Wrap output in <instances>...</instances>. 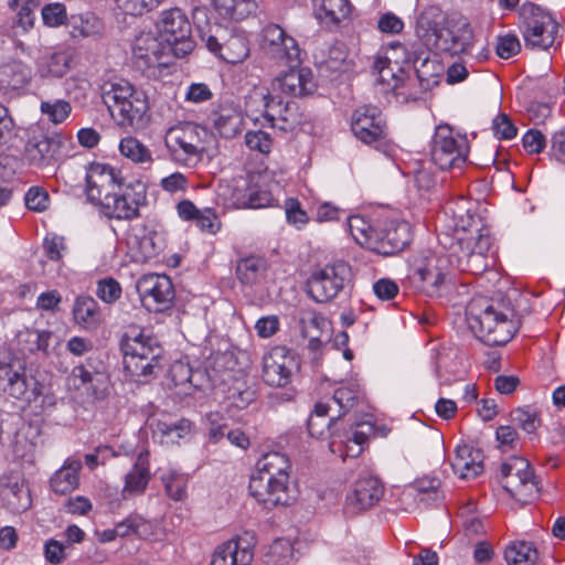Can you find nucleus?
I'll return each instance as SVG.
<instances>
[{
    "instance_id": "f257e3e1",
    "label": "nucleus",
    "mask_w": 565,
    "mask_h": 565,
    "mask_svg": "<svg viewBox=\"0 0 565 565\" xmlns=\"http://www.w3.org/2000/svg\"><path fill=\"white\" fill-rule=\"evenodd\" d=\"M290 472L291 462L287 455L280 451L262 455L249 477V495L265 509L290 505L296 500Z\"/></svg>"
},
{
    "instance_id": "f03ea898",
    "label": "nucleus",
    "mask_w": 565,
    "mask_h": 565,
    "mask_svg": "<svg viewBox=\"0 0 565 565\" xmlns=\"http://www.w3.org/2000/svg\"><path fill=\"white\" fill-rule=\"evenodd\" d=\"M417 35L422 43L435 53L462 55L466 63L486 62L490 57L489 47L476 39L470 23L465 18L449 20L445 25L425 29L418 25Z\"/></svg>"
},
{
    "instance_id": "7ed1b4c3",
    "label": "nucleus",
    "mask_w": 565,
    "mask_h": 565,
    "mask_svg": "<svg viewBox=\"0 0 565 565\" xmlns=\"http://www.w3.org/2000/svg\"><path fill=\"white\" fill-rule=\"evenodd\" d=\"M348 228L359 245L383 256L403 250L412 238L406 221L383 215L376 218L352 215L348 218Z\"/></svg>"
},
{
    "instance_id": "20e7f679",
    "label": "nucleus",
    "mask_w": 565,
    "mask_h": 565,
    "mask_svg": "<svg viewBox=\"0 0 565 565\" xmlns=\"http://www.w3.org/2000/svg\"><path fill=\"white\" fill-rule=\"evenodd\" d=\"M102 98L118 126L132 129L147 126L150 118L148 95L128 79L114 77L105 81Z\"/></svg>"
},
{
    "instance_id": "39448f33",
    "label": "nucleus",
    "mask_w": 565,
    "mask_h": 565,
    "mask_svg": "<svg viewBox=\"0 0 565 565\" xmlns=\"http://www.w3.org/2000/svg\"><path fill=\"white\" fill-rule=\"evenodd\" d=\"M330 403L319 401L308 418V431L317 439L332 437L330 449L332 452L340 451L341 456L354 458L364 449L369 436L373 433V425L362 422L352 426L349 431L340 434L338 430L340 418L332 414Z\"/></svg>"
},
{
    "instance_id": "423d86ee",
    "label": "nucleus",
    "mask_w": 565,
    "mask_h": 565,
    "mask_svg": "<svg viewBox=\"0 0 565 565\" xmlns=\"http://www.w3.org/2000/svg\"><path fill=\"white\" fill-rule=\"evenodd\" d=\"M0 392L28 404L40 402L42 412L54 408L57 401L51 387L28 372L22 360L6 354H0Z\"/></svg>"
},
{
    "instance_id": "0eeeda50",
    "label": "nucleus",
    "mask_w": 565,
    "mask_h": 565,
    "mask_svg": "<svg viewBox=\"0 0 565 565\" xmlns=\"http://www.w3.org/2000/svg\"><path fill=\"white\" fill-rule=\"evenodd\" d=\"M511 316L512 310L503 311L481 296L473 297L466 308L469 329L488 345H503L513 338L518 331V324Z\"/></svg>"
},
{
    "instance_id": "6e6552de",
    "label": "nucleus",
    "mask_w": 565,
    "mask_h": 565,
    "mask_svg": "<svg viewBox=\"0 0 565 565\" xmlns=\"http://www.w3.org/2000/svg\"><path fill=\"white\" fill-rule=\"evenodd\" d=\"M121 350L125 371L136 381H148L161 369L163 350L158 340L143 330L126 332Z\"/></svg>"
},
{
    "instance_id": "1a4fd4ad",
    "label": "nucleus",
    "mask_w": 565,
    "mask_h": 565,
    "mask_svg": "<svg viewBox=\"0 0 565 565\" xmlns=\"http://www.w3.org/2000/svg\"><path fill=\"white\" fill-rule=\"evenodd\" d=\"M491 248L492 238L487 228L468 233L463 227L462 235L450 244L448 254L444 256L449 266H454L460 271L479 275L493 266Z\"/></svg>"
},
{
    "instance_id": "9d476101",
    "label": "nucleus",
    "mask_w": 565,
    "mask_h": 565,
    "mask_svg": "<svg viewBox=\"0 0 565 565\" xmlns=\"http://www.w3.org/2000/svg\"><path fill=\"white\" fill-rule=\"evenodd\" d=\"M206 135L205 129L193 122L171 126L164 132V146L170 159L180 166L194 167L205 151Z\"/></svg>"
},
{
    "instance_id": "9b49d317",
    "label": "nucleus",
    "mask_w": 565,
    "mask_h": 565,
    "mask_svg": "<svg viewBox=\"0 0 565 565\" xmlns=\"http://www.w3.org/2000/svg\"><path fill=\"white\" fill-rule=\"evenodd\" d=\"M469 143L465 136L455 134L448 125H439L430 142V159L440 170L460 174L467 163Z\"/></svg>"
},
{
    "instance_id": "f8f14e48",
    "label": "nucleus",
    "mask_w": 565,
    "mask_h": 565,
    "mask_svg": "<svg viewBox=\"0 0 565 565\" xmlns=\"http://www.w3.org/2000/svg\"><path fill=\"white\" fill-rule=\"evenodd\" d=\"M415 276L419 289L430 298L444 297L454 287L448 260L435 252H426L416 260Z\"/></svg>"
},
{
    "instance_id": "ddd939ff",
    "label": "nucleus",
    "mask_w": 565,
    "mask_h": 565,
    "mask_svg": "<svg viewBox=\"0 0 565 565\" xmlns=\"http://www.w3.org/2000/svg\"><path fill=\"white\" fill-rule=\"evenodd\" d=\"M146 200L147 192L143 183H121L114 191L107 192L96 205L108 218L129 221L139 215V209Z\"/></svg>"
},
{
    "instance_id": "4468645a",
    "label": "nucleus",
    "mask_w": 565,
    "mask_h": 565,
    "mask_svg": "<svg viewBox=\"0 0 565 565\" xmlns=\"http://www.w3.org/2000/svg\"><path fill=\"white\" fill-rule=\"evenodd\" d=\"M158 35L175 57L190 54L195 43L192 39L191 23L179 8L166 10L157 22Z\"/></svg>"
},
{
    "instance_id": "2eb2a0df",
    "label": "nucleus",
    "mask_w": 565,
    "mask_h": 565,
    "mask_svg": "<svg viewBox=\"0 0 565 565\" xmlns=\"http://www.w3.org/2000/svg\"><path fill=\"white\" fill-rule=\"evenodd\" d=\"M500 473L503 489L516 501L529 503L539 495V482L526 459L509 458L502 463Z\"/></svg>"
},
{
    "instance_id": "dca6fc26",
    "label": "nucleus",
    "mask_w": 565,
    "mask_h": 565,
    "mask_svg": "<svg viewBox=\"0 0 565 565\" xmlns=\"http://www.w3.org/2000/svg\"><path fill=\"white\" fill-rule=\"evenodd\" d=\"M352 270L348 263L335 262L315 271L308 280V292L317 302H326L343 290L351 281Z\"/></svg>"
},
{
    "instance_id": "f3484780",
    "label": "nucleus",
    "mask_w": 565,
    "mask_h": 565,
    "mask_svg": "<svg viewBox=\"0 0 565 565\" xmlns=\"http://www.w3.org/2000/svg\"><path fill=\"white\" fill-rule=\"evenodd\" d=\"M419 61L424 65L428 61V56H424L423 53L416 51H409L402 43L394 42L384 50L383 55L375 58L373 67L383 84L396 88L401 81L397 73L403 72L404 65L413 64L416 67Z\"/></svg>"
},
{
    "instance_id": "a211bd4d",
    "label": "nucleus",
    "mask_w": 565,
    "mask_h": 565,
    "mask_svg": "<svg viewBox=\"0 0 565 565\" xmlns=\"http://www.w3.org/2000/svg\"><path fill=\"white\" fill-rule=\"evenodd\" d=\"M260 50L265 57L279 65L300 63V47L297 41L278 24H267L262 30Z\"/></svg>"
},
{
    "instance_id": "6ab92c4d",
    "label": "nucleus",
    "mask_w": 565,
    "mask_h": 565,
    "mask_svg": "<svg viewBox=\"0 0 565 565\" xmlns=\"http://www.w3.org/2000/svg\"><path fill=\"white\" fill-rule=\"evenodd\" d=\"M286 183L282 170H264L252 175L247 183L246 209H265L278 206V195Z\"/></svg>"
},
{
    "instance_id": "aec40b11",
    "label": "nucleus",
    "mask_w": 565,
    "mask_h": 565,
    "mask_svg": "<svg viewBox=\"0 0 565 565\" xmlns=\"http://www.w3.org/2000/svg\"><path fill=\"white\" fill-rule=\"evenodd\" d=\"M558 23L548 11L530 4V15L525 18L523 38L527 47L547 50L554 42Z\"/></svg>"
},
{
    "instance_id": "412c9836",
    "label": "nucleus",
    "mask_w": 565,
    "mask_h": 565,
    "mask_svg": "<svg viewBox=\"0 0 565 565\" xmlns=\"http://www.w3.org/2000/svg\"><path fill=\"white\" fill-rule=\"evenodd\" d=\"M298 367L296 355L286 347L277 345L263 356L262 377L269 386L282 387L290 383Z\"/></svg>"
},
{
    "instance_id": "4be33fe9",
    "label": "nucleus",
    "mask_w": 565,
    "mask_h": 565,
    "mask_svg": "<svg viewBox=\"0 0 565 565\" xmlns=\"http://www.w3.org/2000/svg\"><path fill=\"white\" fill-rule=\"evenodd\" d=\"M225 33V30L217 26L215 34H202L201 39L207 50L223 61L231 64L243 62L249 55L246 35L241 31H234L226 38Z\"/></svg>"
},
{
    "instance_id": "5701e85b",
    "label": "nucleus",
    "mask_w": 565,
    "mask_h": 565,
    "mask_svg": "<svg viewBox=\"0 0 565 565\" xmlns=\"http://www.w3.org/2000/svg\"><path fill=\"white\" fill-rule=\"evenodd\" d=\"M137 290L143 307L153 312L169 308L174 298L172 281L167 275H143L137 281Z\"/></svg>"
},
{
    "instance_id": "b1692460",
    "label": "nucleus",
    "mask_w": 565,
    "mask_h": 565,
    "mask_svg": "<svg viewBox=\"0 0 565 565\" xmlns=\"http://www.w3.org/2000/svg\"><path fill=\"white\" fill-rule=\"evenodd\" d=\"M67 386L95 399H102L107 392L108 376L102 365H95L89 358L72 369L67 376Z\"/></svg>"
},
{
    "instance_id": "393cba45",
    "label": "nucleus",
    "mask_w": 565,
    "mask_h": 565,
    "mask_svg": "<svg viewBox=\"0 0 565 565\" xmlns=\"http://www.w3.org/2000/svg\"><path fill=\"white\" fill-rule=\"evenodd\" d=\"M62 146L63 140L60 136L32 129L24 146V157L32 166L47 168L60 159Z\"/></svg>"
},
{
    "instance_id": "a878e982",
    "label": "nucleus",
    "mask_w": 565,
    "mask_h": 565,
    "mask_svg": "<svg viewBox=\"0 0 565 565\" xmlns=\"http://www.w3.org/2000/svg\"><path fill=\"white\" fill-rule=\"evenodd\" d=\"M351 130L365 145L380 142L387 135L386 121L382 111L370 105L360 106L353 111Z\"/></svg>"
},
{
    "instance_id": "bb28decb",
    "label": "nucleus",
    "mask_w": 565,
    "mask_h": 565,
    "mask_svg": "<svg viewBox=\"0 0 565 565\" xmlns=\"http://www.w3.org/2000/svg\"><path fill=\"white\" fill-rule=\"evenodd\" d=\"M255 546V536L244 533L218 544L211 555L210 565H252Z\"/></svg>"
},
{
    "instance_id": "cd10ccee",
    "label": "nucleus",
    "mask_w": 565,
    "mask_h": 565,
    "mask_svg": "<svg viewBox=\"0 0 565 565\" xmlns=\"http://www.w3.org/2000/svg\"><path fill=\"white\" fill-rule=\"evenodd\" d=\"M384 487L380 479L369 472L361 473L348 492L345 508L359 513L374 507L383 497Z\"/></svg>"
},
{
    "instance_id": "c85d7f7f",
    "label": "nucleus",
    "mask_w": 565,
    "mask_h": 565,
    "mask_svg": "<svg viewBox=\"0 0 565 565\" xmlns=\"http://www.w3.org/2000/svg\"><path fill=\"white\" fill-rule=\"evenodd\" d=\"M171 53L166 43L151 32L140 33L134 42L132 54L136 65L141 68H150L166 65L163 58Z\"/></svg>"
},
{
    "instance_id": "c756f323",
    "label": "nucleus",
    "mask_w": 565,
    "mask_h": 565,
    "mask_svg": "<svg viewBox=\"0 0 565 565\" xmlns=\"http://www.w3.org/2000/svg\"><path fill=\"white\" fill-rule=\"evenodd\" d=\"M87 199L96 204L107 192H111L124 183L116 171L109 164L92 163L85 174Z\"/></svg>"
},
{
    "instance_id": "7c9ffc66",
    "label": "nucleus",
    "mask_w": 565,
    "mask_h": 565,
    "mask_svg": "<svg viewBox=\"0 0 565 565\" xmlns=\"http://www.w3.org/2000/svg\"><path fill=\"white\" fill-rule=\"evenodd\" d=\"M273 89L290 96H305L316 88L313 73L309 67L290 65L288 72L273 81Z\"/></svg>"
},
{
    "instance_id": "2f4dec72",
    "label": "nucleus",
    "mask_w": 565,
    "mask_h": 565,
    "mask_svg": "<svg viewBox=\"0 0 565 565\" xmlns=\"http://www.w3.org/2000/svg\"><path fill=\"white\" fill-rule=\"evenodd\" d=\"M151 480L149 452L140 451L131 467L124 477L121 498L129 500L145 493Z\"/></svg>"
},
{
    "instance_id": "473e14b6",
    "label": "nucleus",
    "mask_w": 565,
    "mask_h": 565,
    "mask_svg": "<svg viewBox=\"0 0 565 565\" xmlns=\"http://www.w3.org/2000/svg\"><path fill=\"white\" fill-rule=\"evenodd\" d=\"M213 128L221 137L233 138L242 132L244 117L239 108L233 104L220 105L209 117Z\"/></svg>"
},
{
    "instance_id": "72a5a7b5",
    "label": "nucleus",
    "mask_w": 565,
    "mask_h": 565,
    "mask_svg": "<svg viewBox=\"0 0 565 565\" xmlns=\"http://www.w3.org/2000/svg\"><path fill=\"white\" fill-rule=\"evenodd\" d=\"M482 454L468 445L457 446L451 460V468L458 478L463 480L473 479L483 470Z\"/></svg>"
},
{
    "instance_id": "f704fd0d",
    "label": "nucleus",
    "mask_w": 565,
    "mask_h": 565,
    "mask_svg": "<svg viewBox=\"0 0 565 565\" xmlns=\"http://www.w3.org/2000/svg\"><path fill=\"white\" fill-rule=\"evenodd\" d=\"M267 124L271 128L281 131H292L302 121V115L296 102L282 103L276 99L275 104L269 107Z\"/></svg>"
},
{
    "instance_id": "c9c22d12",
    "label": "nucleus",
    "mask_w": 565,
    "mask_h": 565,
    "mask_svg": "<svg viewBox=\"0 0 565 565\" xmlns=\"http://www.w3.org/2000/svg\"><path fill=\"white\" fill-rule=\"evenodd\" d=\"M82 460L77 457H68L62 467L50 479V487L56 494L65 495L77 489L79 484V471Z\"/></svg>"
},
{
    "instance_id": "e433bc0d",
    "label": "nucleus",
    "mask_w": 565,
    "mask_h": 565,
    "mask_svg": "<svg viewBox=\"0 0 565 565\" xmlns=\"http://www.w3.org/2000/svg\"><path fill=\"white\" fill-rule=\"evenodd\" d=\"M73 66V54L68 50H61L41 56L36 64V72L43 78H61Z\"/></svg>"
},
{
    "instance_id": "4c0bfd02",
    "label": "nucleus",
    "mask_w": 565,
    "mask_h": 565,
    "mask_svg": "<svg viewBox=\"0 0 565 565\" xmlns=\"http://www.w3.org/2000/svg\"><path fill=\"white\" fill-rule=\"evenodd\" d=\"M130 244L138 248L136 259L140 262H148L156 258L166 247L163 235L156 231L143 226L139 234H136Z\"/></svg>"
},
{
    "instance_id": "58836bf2",
    "label": "nucleus",
    "mask_w": 565,
    "mask_h": 565,
    "mask_svg": "<svg viewBox=\"0 0 565 565\" xmlns=\"http://www.w3.org/2000/svg\"><path fill=\"white\" fill-rule=\"evenodd\" d=\"M276 98L271 96L266 87H253L245 97L246 115L254 124H262V119L267 121L268 110L274 105Z\"/></svg>"
},
{
    "instance_id": "ea45409f",
    "label": "nucleus",
    "mask_w": 565,
    "mask_h": 565,
    "mask_svg": "<svg viewBox=\"0 0 565 565\" xmlns=\"http://www.w3.org/2000/svg\"><path fill=\"white\" fill-rule=\"evenodd\" d=\"M351 4L349 0H318L316 3V18L327 26L338 25L349 18Z\"/></svg>"
},
{
    "instance_id": "a19ab883",
    "label": "nucleus",
    "mask_w": 565,
    "mask_h": 565,
    "mask_svg": "<svg viewBox=\"0 0 565 565\" xmlns=\"http://www.w3.org/2000/svg\"><path fill=\"white\" fill-rule=\"evenodd\" d=\"M246 181H221L216 189V199L225 209H246Z\"/></svg>"
},
{
    "instance_id": "79ce46f5",
    "label": "nucleus",
    "mask_w": 565,
    "mask_h": 565,
    "mask_svg": "<svg viewBox=\"0 0 565 565\" xmlns=\"http://www.w3.org/2000/svg\"><path fill=\"white\" fill-rule=\"evenodd\" d=\"M202 377L200 371H193L190 364L179 360L171 364L169 369V379L171 383L179 387V394L190 395L194 388L200 387L196 377Z\"/></svg>"
},
{
    "instance_id": "37998d69",
    "label": "nucleus",
    "mask_w": 565,
    "mask_h": 565,
    "mask_svg": "<svg viewBox=\"0 0 565 565\" xmlns=\"http://www.w3.org/2000/svg\"><path fill=\"white\" fill-rule=\"evenodd\" d=\"M74 321L86 330H94L100 323L98 303L92 297H77L73 306Z\"/></svg>"
},
{
    "instance_id": "c03bdc74",
    "label": "nucleus",
    "mask_w": 565,
    "mask_h": 565,
    "mask_svg": "<svg viewBox=\"0 0 565 565\" xmlns=\"http://www.w3.org/2000/svg\"><path fill=\"white\" fill-rule=\"evenodd\" d=\"M440 480L434 477H425L415 481V483L404 491V497L416 498L419 502L431 504L440 501L443 494L439 491Z\"/></svg>"
},
{
    "instance_id": "a18cd8bd",
    "label": "nucleus",
    "mask_w": 565,
    "mask_h": 565,
    "mask_svg": "<svg viewBox=\"0 0 565 565\" xmlns=\"http://www.w3.org/2000/svg\"><path fill=\"white\" fill-rule=\"evenodd\" d=\"M70 35L73 39H84L102 34L104 25L93 13L72 15L68 20Z\"/></svg>"
},
{
    "instance_id": "49530a36",
    "label": "nucleus",
    "mask_w": 565,
    "mask_h": 565,
    "mask_svg": "<svg viewBox=\"0 0 565 565\" xmlns=\"http://www.w3.org/2000/svg\"><path fill=\"white\" fill-rule=\"evenodd\" d=\"M215 10L223 18L241 21L256 10V0H212Z\"/></svg>"
},
{
    "instance_id": "de8ad7c7",
    "label": "nucleus",
    "mask_w": 565,
    "mask_h": 565,
    "mask_svg": "<svg viewBox=\"0 0 565 565\" xmlns=\"http://www.w3.org/2000/svg\"><path fill=\"white\" fill-rule=\"evenodd\" d=\"M119 151L136 164L150 167L153 163L152 151L136 137L122 138L119 142Z\"/></svg>"
},
{
    "instance_id": "09e8293b",
    "label": "nucleus",
    "mask_w": 565,
    "mask_h": 565,
    "mask_svg": "<svg viewBox=\"0 0 565 565\" xmlns=\"http://www.w3.org/2000/svg\"><path fill=\"white\" fill-rule=\"evenodd\" d=\"M537 558L539 552L530 542L515 541L504 550V559L508 565H534Z\"/></svg>"
},
{
    "instance_id": "8fccbe9b",
    "label": "nucleus",
    "mask_w": 565,
    "mask_h": 565,
    "mask_svg": "<svg viewBox=\"0 0 565 565\" xmlns=\"http://www.w3.org/2000/svg\"><path fill=\"white\" fill-rule=\"evenodd\" d=\"M360 394V385L355 382H350L337 388L333 396L323 399L324 403H330L331 409L337 407L334 414L340 418L345 414L355 403Z\"/></svg>"
},
{
    "instance_id": "3c124183",
    "label": "nucleus",
    "mask_w": 565,
    "mask_h": 565,
    "mask_svg": "<svg viewBox=\"0 0 565 565\" xmlns=\"http://www.w3.org/2000/svg\"><path fill=\"white\" fill-rule=\"evenodd\" d=\"M29 79L30 72L21 62H11L0 66V85L6 88H19Z\"/></svg>"
},
{
    "instance_id": "603ef678",
    "label": "nucleus",
    "mask_w": 565,
    "mask_h": 565,
    "mask_svg": "<svg viewBox=\"0 0 565 565\" xmlns=\"http://www.w3.org/2000/svg\"><path fill=\"white\" fill-rule=\"evenodd\" d=\"M167 495L174 501H182L186 498L188 476L177 470H169L160 477Z\"/></svg>"
},
{
    "instance_id": "864d4df0",
    "label": "nucleus",
    "mask_w": 565,
    "mask_h": 565,
    "mask_svg": "<svg viewBox=\"0 0 565 565\" xmlns=\"http://www.w3.org/2000/svg\"><path fill=\"white\" fill-rule=\"evenodd\" d=\"M4 495L17 511H24L31 507L29 490L25 487L24 480L21 478H15L13 481L6 484Z\"/></svg>"
},
{
    "instance_id": "5fc2aeb1",
    "label": "nucleus",
    "mask_w": 565,
    "mask_h": 565,
    "mask_svg": "<svg viewBox=\"0 0 565 565\" xmlns=\"http://www.w3.org/2000/svg\"><path fill=\"white\" fill-rule=\"evenodd\" d=\"M265 270V263L257 257L241 259L236 267L238 280L244 285L255 284Z\"/></svg>"
},
{
    "instance_id": "6e6d98bb",
    "label": "nucleus",
    "mask_w": 565,
    "mask_h": 565,
    "mask_svg": "<svg viewBox=\"0 0 565 565\" xmlns=\"http://www.w3.org/2000/svg\"><path fill=\"white\" fill-rule=\"evenodd\" d=\"M191 423L188 419L177 422L159 420L156 424V431L161 435L166 443H177L190 433Z\"/></svg>"
},
{
    "instance_id": "4d7b16f0",
    "label": "nucleus",
    "mask_w": 565,
    "mask_h": 565,
    "mask_svg": "<svg viewBox=\"0 0 565 565\" xmlns=\"http://www.w3.org/2000/svg\"><path fill=\"white\" fill-rule=\"evenodd\" d=\"M40 110L50 122L58 125L70 117L72 106L65 99L42 100L40 104Z\"/></svg>"
},
{
    "instance_id": "13d9d810",
    "label": "nucleus",
    "mask_w": 565,
    "mask_h": 565,
    "mask_svg": "<svg viewBox=\"0 0 565 565\" xmlns=\"http://www.w3.org/2000/svg\"><path fill=\"white\" fill-rule=\"evenodd\" d=\"M40 0H10V7L15 11V23L24 31L34 23V11L39 7Z\"/></svg>"
},
{
    "instance_id": "bf43d9fd",
    "label": "nucleus",
    "mask_w": 565,
    "mask_h": 565,
    "mask_svg": "<svg viewBox=\"0 0 565 565\" xmlns=\"http://www.w3.org/2000/svg\"><path fill=\"white\" fill-rule=\"evenodd\" d=\"M294 557V545L289 539L275 540L267 553L268 562L274 565H285Z\"/></svg>"
},
{
    "instance_id": "052dcab7",
    "label": "nucleus",
    "mask_w": 565,
    "mask_h": 565,
    "mask_svg": "<svg viewBox=\"0 0 565 565\" xmlns=\"http://www.w3.org/2000/svg\"><path fill=\"white\" fill-rule=\"evenodd\" d=\"M245 145L252 151L262 154H268L274 146V140L269 132L259 129H250L245 134Z\"/></svg>"
},
{
    "instance_id": "680f3d73",
    "label": "nucleus",
    "mask_w": 565,
    "mask_h": 565,
    "mask_svg": "<svg viewBox=\"0 0 565 565\" xmlns=\"http://www.w3.org/2000/svg\"><path fill=\"white\" fill-rule=\"evenodd\" d=\"M511 420L527 434H533L541 425L539 413L530 407H520L511 413Z\"/></svg>"
},
{
    "instance_id": "e2e57ef3",
    "label": "nucleus",
    "mask_w": 565,
    "mask_h": 565,
    "mask_svg": "<svg viewBox=\"0 0 565 565\" xmlns=\"http://www.w3.org/2000/svg\"><path fill=\"white\" fill-rule=\"evenodd\" d=\"M300 323L302 335L310 340V345L316 347L320 344V330L326 320L315 312H307L300 319Z\"/></svg>"
},
{
    "instance_id": "0e129e2a",
    "label": "nucleus",
    "mask_w": 565,
    "mask_h": 565,
    "mask_svg": "<svg viewBox=\"0 0 565 565\" xmlns=\"http://www.w3.org/2000/svg\"><path fill=\"white\" fill-rule=\"evenodd\" d=\"M285 214L288 224L298 230L305 227L309 222L307 212L302 210L300 202L295 198H288L285 201Z\"/></svg>"
},
{
    "instance_id": "69168bd1",
    "label": "nucleus",
    "mask_w": 565,
    "mask_h": 565,
    "mask_svg": "<svg viewBox=\"0 0 565 565\" xmlns=\"http://www.w3.org/2000/svg\"><path fill=\"white\" fill-rule=\"evenodd\" d=\"M96 295L102 301L109 305L114 303L121 296L120 284L114 278L100 279L97 282Z\"/></svg>"
},
{
    "instance_id": "338daca9",
    "label": "nucleus",
    "mask_w": 565,
    "mask_h": 565,
    "mask_svg": "<svg viewBox=\"0 0 565 565\" xmlns=\"http://www.w3.org/2000/svg\"><path fill=\"white\" fill-rule=\"evenodd\" d=\"M42 19L50 28L62 25L67 20L65 6L58 2L46 4L42 9Z\"/></svg>"
},
{
    "instance_id": "774afa93",
    "label": "nucleus",
    "mask_w": 565,
    "mask_h": 565,
    "mask_svg": "<svg viewBox=\"0 0 565 565\" xmlns=\"http://www.w3.org/2000/svg\"><path fill=\"white\" fill-rule=\"evenodd\" d=\"M160 186L170 194L184 193L189 188V179L181 172H173L160 180Z\"/></svg>"
}]
</instances>
